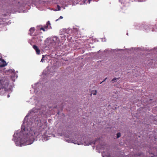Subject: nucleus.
Listing matches in <instances>:
<instances>
[{
    "mask_svg": "<svg viewBox=\"0 0 157 157\" xmlns=\"http://www.w3.org/2000/svg\"><path fill=\"white\" fill-rule=\"evenodd\" d=\"M9 84V82L7 78L0 75V90L6 88Z\"/></svg>",
    "mask_w": 157,
    "mask_h": 157,
    "instance_id": "nucleus-1",
    "label": "nucleus"
},
{
    "mask_svg": "<svg viewBox=\"0 0 157 157\" xmlns=\"http://www.w3.org/2000/svg\"><path fill=\"white\" fill-rule=\"evenodd\" d=\"M103 153H102V156H103V157H104L103 156Z\"/></svg>",
    "mask_w": 157,
    "mask_h": 157,
    "instance_id": "nucleus-24",
    "label": "nucleus"
},
{
    "mask_svg": "<svg viewBox=\"0 0 157 157\" xmlns=\"http://www.w3.org/2000/svg\"><path fill=\"white\" fill-rule=\"evenodd\" d=\"M33 48H34V49L36 51L37 54H40V50L39 49L38 47L37 46H36L35 45H34L33 46Z\"/></svg>",
    "mask_w": 157,
    "mask_h": 157,
    "instance_id": "nucleus-4",
    "label": "nucleus"
},
{
    "mask_svg": "<svg viewBox=\"0 0 157 157\" xmlns=\"http://www.w3.org/2000/svg\"><path fill=\"white\" fill-rule=\"evenodd\" d=\"M35 30L34 28H31L30 29L29 31L30 32H32V33H33Z\"/></svg>",
    "mask_w": 157,
    "mask_h": 157,
    "instance_id": "nucleus-8",
    "label": "nucleus"
},
{
    "mask_svg": "<svg viewBox=\"0 0 157 157\" xmlns=\"http://www.w3.org/2000/svg\"><path fill=\"white\" fill-rule=\"evenodd\" d=\"M91 93L93 94L94 95H96L97 93V91L96 90H93V91H92Z\"/></svg>",
    "mask_w": 157,
    "mask_h": 157,
    "instance_id": "nucleus-10",
    "label": "nucleus"
},
{
    "mask_svg": "<svg viewBox=\"0 0 157 157\" xmlns=\"http://www.w3.org/2000/svg\"><path fill=\"white\" fill-rule=\"evenodd\" d=\"M150 157H157V155H155L154 154H151Z\"/></svg>",
    "mask_w": 157,
    "mask_h": 157,
    "instance_id": "nucleus-12",
    "label": "nucleus"
},
{
    "mask_svg": "<svg viewBox=\"0 0 157 157\" xmlns=\"http://www.w3.org/2000/svg\"><path fill=\"white\" fill-rule=\"evenodd\" d=\"M145 0H135V1L138 2H142L145 1Z\"/></svg>",
    "mask_w": 157,
    "mask_h": 157,
    "instance_id": "nucleus-13",
    "label": "nucleus"
},
{
    "mask_svg": "<svg viewBox=\"0 0 157 157\" xmlns=\"http://www.w3.org/2000/svg\"><path fill=\"white\" fill-rule=\"evenodd\" d=\"M40 30H43L44 31H45V29L44 28H40Z\"/></svg>",
    "mask_w": 157,
    "mask_h": 157,
    "instance_id": "nucleus-18",
    "label": "nucleus"
},
{
    "mask_svg": "<svg viewBox=\"0 0 157 157\" xmlns=\"http://www.w3.org/2000/svg\"><path fill=\"white\" fill-rule=\"evenodd\" d=\"M46 25L47 26L45 27L46 29H47L48 28V26L50 25V21H48Z\"/></svg>",
    "mask_w": 157,
    "mask_h": 157,
    "instance_id": "nucleus-9",
    "label": "nucleus"
},
{
    "mask_svg": "<svg viewBox=\"0 0 157 157\" xmlns=\"http://www.w3.org/2000/svg\"><path fill=\"white\" fill-rule=\"evenodd\" d=\"M63 18V17L62 16H60L59 18L57 19V20H56V21H57L59 19H62Z\"/></svg>",
    "mask_w": 157,
    "mask_h": 157,
    "instance_id": "nucleus-17",
    "label": "nucleus"
},
{
    "mask_svg": "<svg viewBox=\"0 0 157 157\" xmlns=\"http://www.w3.org/2000/svg\"><path fill=\"white\" fill-rule=\"evenodd\" d=\"M90 1H91V0H88V2L89 4L90 3Z\"/></svg>",
    "mask_w": 157,
    "mask_h": 157,
    "instance_id": "nucleus-20",
    "label": "nucleus"
},
{
    "mask_svg": "<svg viewBox=\"0 0 157 157\" xmlns=\"http://www.w3.org/2000/svg\"><path fill=\"white\" fill-rule=\"evenodd\" d=\"M53 41L56 44H58L59 42V39L58 37L55 36L53 37Z\"/></svg>",
    "mask_w": 157,
    "mask_h": 157,
    "instance_id": "nucleus-5",
    "label": "nucleus"
},
{
    "mask_svg": "<svg viewBox=\"0 0 157 157\" xmlns=\"http://www.w3.org/2000/svg\"><path fill=\"white\" fill-rule=\"evenodd\" d=\"M106 78H106L105 79V80H103V81H102L100 83V84L101 83L103 82H104Z\"/></svg>",
    "mask_w": 157,
    "mask_h": 157,
    "instance_id": "nucleus-19",
    "label": "nucleus"
},
{
    "mask_svg": "<svg viewBox=\"0 0 157 157\" xmlns=\"http://www.w3.org/2000/svg\"><path fill=\"white\" fill-rule=\"evenodd\" d=\"M122 4H126L128 2V0H120Z\"/></svg>",
    "mask_w": 157,
    "mask_h": 157,
    "instance_id": "nucleus-7",
    "label": "nucleus"
},
{
    "mask_svg": "<svg viewBox=\"0 0 157 157\" xmlns=\"http://www.w3.org/2000/svg\"><path fill=\"white\" fill-rule=\"evenodd\" d=\"M43 61H44L43 60V58H42V59H41V61L42 62H43Z\"/></svg>",
    "mask_w": 157,
    "mask_h": 157,
    "instance_id": "nucleus-21",
    "label": "nucleus"
},
{
    "mask_svg": "<svg viewBox=\"0 0 157 157\" xmlns=\"http://www.w3.org/2000/svg\"><path fill=\"white\" fill-rule=\"evenodd\" d=\"M57 8L58 10H60V7L59 6L57 5Z\"/></svg>",
    "mask_w": 157,
    "mask_h": 157,
    "instance_id": "nucleus-16",
    "label": "nucleus"
},
{
    "mask_svg": "<svg viewBox=\"0 0 157 157\" xmlns=\"http://www.w3.org/2000/svg\"><path fill=\"white\" fill-rule=\"evenodd\" d=\"M6 62L3 59H0V67H2L6 65Z\"/></svg>",
    "mask_w": 157,
    "mask_h": 157,
    "instance_id": "nucleus-3",
    "label": "nucleus"
},
{
    "mask_svg": "<svg viewBox=\"0 0 157 157\" xmlns=\"http://www.w3.org/2000/svg\"><path fill=\"white\" fill-rule=\"evenodd\" d=\"M75 31V29H74L73 30V32H74Z\"/></svg>",
    "mask_w": 157,
    "mask_h": 157,
    "instance_id": "nucleus-23",
    "label": "nucleus"
},
{
    "mask_svg": "<svg viewBox=\"0 0 157 157\" xmlns=\"http://www.w3.org/2000/svg\"><path fill=\"white\" fill-rule=\"evenodd\" d=\"M86 0H84V3H85L86 2Z\"/></svg>",
    "mask_w": 157,
    "mask_h": 157,
    "instance_id": "nucleus-22",
    "label": "nucleus"
},
{
    "mask_svg": "<svg viewBox=\"0 0 157 157\" xmlns=\"http://www.w3.org/2000/svg\"><path fill=\"white\" fill-rule=\"evenodd\" d=\"M23 128V130L24 131V134H26L28 136H33V133L32 132L33 131L31 130V129L29 128H27L26 127H25L24 126L22 125L21 128L22 129ZM23 132V131H22Z\"/></svg>",
    "mask_w": 157,
    "mask_h": 157,
    "instance_id": "nucleus-2",
    "label": "nucleus"
},
{
    "mask_svg": "<svg viewBox=\"0 0 157 157\" xmlns=\"http://www.w3.org/2000/svg\"><path fill=\"white\" fill-rule=\"evenodd\" d=\"M41 37L40 36L39 37H37V38L38 39V40H40V41H42V40L41 39Z\"/></svg>",
    "mask_w": 157,
    "mask_h": 157,
    "instance_id": "nucleus-14",
    "label": "nucleus"
},
{
    "mask_svg": "<svg viewBox=\"0 0 157 157\" xmlns=\"http://www.w3.org/2000/svg\"><path fill=\"white\" fill-rule=\"evenodd\" d=\"M117 137L118 138L120 137L121 136V133L119 132V133H118L117 134Z\"/></svg>",
    "mask_w": 157,
    "mask_h": 157,
    "instance_id": "nucleus-11",
    "label": "nucleus"
},
{
    "mask_svg": "<svg viewBox=\"0 0 157 157\" xmlns=\"http://www.w3.org/2000/svg\"><path fill=\"white\" fill-rule=\"evenodd\" d=\"M33 142V141L32 140H27L23 144L25 145H29L31 144Z\"/></svg>",
    "mask_w": 157,
    "mask_h": 157,
    "instance_id": "nucleus-6",
    "label": "nucleus"
},
{
    "mask_svg": "<svg viewBox=\"0 0 157 157\" xmlns=\"http://www.w3.org/2000/svg\"><path fill=\"white\" fill-rule=\"evenodd\" d=\"M119 78H114L112 80V81L113 82V81H115V80H116L117 79H118Z\"/></svg>",
    "mask_w": 157,
    "mask_h": 157,
    "instance_id": "nucleus-15",
    "label": "nucleus"
}]
</instances>
